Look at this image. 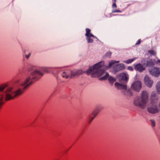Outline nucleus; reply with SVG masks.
I'll return each instance as SVG.
<instances>
[{
    "instance_id": "nucleus-1",
    "label": "nucleus",
    "mask_w": 160,
    "mask_h": 160,
    "mask_svg": "<svg viewBox=\"0 0 160 160\" xmlns=\"http://www.w3.org/2000/svg\"><path fill=\"white\" fill-rule=\"evenodd\" d=\"M50 69L49 68L43 67L40 69L41 71L36 66H32L28 69L30 72L24 81L18 80L16 81L14 86L9 87L5 91L4 90L8 86V84L4 83L0 85V109L3 103L4 98L7 101L12 99L20 95L24 89L43 76L42 72H49Z\"/></svg>"
},
{
    "instance_id": "nucleus-2",
    "label": "nucleus",
    "mask_w": 160,
    "mask_h": 160,
    "mask_svg": "<svg viewBox=\"0 0 160 160\" xmlns=\"http://www.w3.org/2000/svg\"><path fill=\"white\" fill-rule=\"evenodd\" d=\"M104 65L103 62H100L96 63L93 66L90 67L89 69L86 72L88 75L91 74L92 77H99L104 75L100 78L101 80H106L108 78V80L110 83L112 84L116 81L115 78L109 76L108 73H105V70L102 69V67Z\"/></svg>"
},
{
    "instance_id": "nucleus-3",
    "label": "nucleus",
    "mask_w": 160,
    "mask_h": 160,
    "mask_svg": "<svg viewBox=\"0 0 160 160\" xmlns=\"http://www.w3.org/2000/svg\"><path fill=\"white\" fill-rule=\"evenodd\" d=\"M148 99V94L145 91L142 92L140 97L137 96L134 99V104L139 107L144 108Z\"/></svg>"
},
{
    "instance_id": "nucleus-4",
    "label": "nucleus",
    "mask_w": 160,
    "mask_h": 160,
    "mask_svg": "<svg viewBox=\"0 0 160 160\" xmlns=\"http://www.w3.org/2000/svg\"><path fill=\"white\" fill-rule=\"evenodd\" d=\"M158 97L154 92L152 93L151 96V103L152 106L148 108V111L151 113H155L158 112V110L156 105L158 101Z\"/></svg>"
},
{
    "instance_id": "nucleus-5",
    "label": "nucleus",
    "mask_w": 160,
    "mask_h": 160,
    "mask_svg": "<svg viewBox=\"0 0 160 160\" xmlns=\"http://www.w3.org/2000/svg\"><path fill=\"white\" fill-rule=\"evenodd\" d=\"M115 86L117 89L122 90L124 94L127 96L132 95V92L131 89L129 88L127 89L126 85L116 82L115 83Z\"/></svg>"
},
{
    "instance_id": "nucleus-6",
    "label": "nucleus",
    "mask_w": 160,
    "mask_h": 160,
    "mask_svg": "<svg viewBox=\"0 0 160 160\" xmlns=\"http://www.w3.org/2000/svg\"><path fill=\"white\" fill-rule=\"evenodd\" d=\"M83 72L81 70H78L75 71H71L70 70H67L64 72L62 74V76L64 78L67 79L70 77V75L72 76H75L81 74Z\"/></svg>"
},
{
    "instance_id": "nucleus-7",
    "label": "nucleus",
    "mask_w": 160,
    "mask_h": 160,
    "mask_svg": "<svg viewBox=\"0 0 160 160\" xmlns=\"http://www.w3.org/2000/svg\"><path fill=\"white\" fill-rule=\"evenodd\" d=\"M141 87V83L140 81L134 82L131 85V88L137 92H139L140 90Z\"/></svg>"
},
{
    "instance_id": "nucleus-8",
    "label": "nucleus",
    "mask_w": 160,
    "mask_h": 160,
    "mask_svg": "<svg viewBox=\"0 0 160 160\" xmlns=\"http://www.w3.org/2000/svg\"><path fill=\"white\" fill-rule=\"evenodd\" d=\"M100 108L99 107L96 108L93 111L90 115L89 118V123H90L93 120L94 118L96 116L98 112L100 110Z\"/></svg>"
},
{
    "instance_id": "nucleus-9",
    "label": "nucleus",
    "mask_w": 160,
    "mask_h": 160,
    "mask_svg": "<svg viewBox=\"0 0 160 160\" xmlns=\"http://www.w3.org/2000/svg\"><path fill=\"white\" fill-rule=\"evenodd\" d=\"M149 70L150 74L155 77L158 76L160 74L159 70L156 67H153L151 69H149Z\"/></svg>"
},
{
    "instance_id": "nucleus-10",
    "label": "nucleus",
    "mask_w": 160,
    "mask_h": 160,
    "mask_svg": "<svg viewBox=\"0 0 160 160\" xmlns=\"http://www.w3.org/2000/svg\"><path fill=\"white\" fill-rule=\"evenodd\" d=\"M144 82L145 84L149 87H151L153 83V81L148 76H146L145 77Z\"/></svg>"
},
{
    "instance_id": "nucleus-11",
    "label": "nucleus",
    "mask_w": 160,
    "mask_h": 160,
    "mask_svg": "<svg viewBox=\"0 0 160 160\" xmlns=\"http://www.w3.org/2000/svg\"><path fill=\"white\" fill-rule=\"evenodd\" d=\"M118 80L120 81H127L128 78L127 75L124 73H120L118 76Z\"/></svg>"
},
{
    "instance_id": "nucleus-12",
    "label": "nucleus",
    "mask_w": 160,
    "mask_h": 160,
    "mask_svg": "<svg viewBox=\"0 0 160 160\" xmlns=\"http://www.w3.org/2000/svg\"><path fill=\"white\" fill-rule=\"evenodd\" d=\"M125 67L124 65L123 64H118L114 68V70L115 72H117L120 70L124 69Z\"/></svg>"
},
{
    "instance_id": "nucleus-13",
    "label": "nucleus",
    "mask_w": 160,
    "mask_h": 160,
    "mask_svg": "<svg viewBox=\"0 0 160 160\" xmlns=\"http://www.w3.org/2000/svg\"><path fill=\"white\" fill-rule=\"evenodd\" d=\"M134 68L136 70L140 72L144 70L145 69V68L140 63L135 65Z\"/></svg>"
},
{
    "instance_id": "nucleus-14",
    "label": "nucleus",
    "mask_w": 160,
    "mask_h": 160,
    "mask_svg": "<svg viewBox=\"0 0 160 160\" xmlns=\"http://www.w3.org/2000/svg\"><path fill=\"white\" fill-rule=\"evenodd\" d=\"M119 61H116L115 60H112L110 61L109 62L108 65V67H106V68H109L112 66H114L115 64L116 63H118Z\"/></svg>"
},
{
    "instance_id": "nucleus-15",
    "label": "nucleus",
    "mask_w": 160,
    "mask_h": 160,
    "mask_svg": "<svg viewBox=\"0 0 160 160\" xmlns=\"http://www.w3.org/2000/svg\"><path fill=\"white\" fill-rule=\"evenodd\" d=\"M86 33L85 34V36H91L92 37V38H95V37L94 36L93 34L90 33L91 30L88 28H86Z\"/></svg>"
},
{
    "instance_id": "nucleus-16",
    "label": "nucleus",
    "mask_w": 160,
    "mask_h": 160,
    "mask_svg": "<svg viewBox=\"0 0 160 160\" xmlns=\"http://www.w3.org/2000/svg\"><path fill=\"white\" fill-rule=\"evenodd\" d=\"M86 37L88 43H91L93 42V39L92 38V36L90 35L88 36H86Z\"/></svg>"
},
{
    "instance_id": "nucleus-17",
    "label": "nucleus",
    "mask_w": 160,
    "mask_h": 160,
    "mask_svg": "<svg viewBox=\"0 0 160 160\" xmlns=\"http://www.w3.org/2000/svg\"><path fill=\"white\" fill-rule=\"evenodd\" d=\"M156 88L158 93L160 94V82L157 83Z\"/></svg>"
},
{
    "instance_id": "nucleus-18",
    "label": "nucleus",
    "mask_w": 160,
    "mask_h": 160,
    "mask_svg": "<svg viewBox=\"0 0 160 160\" xmlns=\"http://www.w3.org/2000/svg\"><path fill=\"white\" fill-rule=\"evenodd\" d=\"M136 59V58H133L132 59H128L127 61H124V62L127 63V64H129L130 63H131L132 62H133Z\"/></svg>"
},
{
    "instance_id": "nucleus-19",
    "label": "nucleus",
    "mask_w": 160,
    "mask_h": 160,
    "mask_svg": "<svg viewBox=\"0 0 160 160\" xmlns=\"http://www.w3.org/2000/svg\"><path fill=\"white\" fill-rule=\"evenodd\" d=\"M154 65V63L152 62V60H151L147 63L146 66H153Z\"/></svg>"
},
{
    "instance_id": "nucleus-20",
    "label": "nucleus",
    "mask_w": 160,
    "mask_h": 160,
    "mask_svg": "<svg viewBox=\"0 0 160 160\" xmlns=\"http://www.w3.org/2000/svg\"><path fill=\"white\" fill-rule=\"evenodd\" d=\"M148 52L151 54L155 55L156 54V52L153 50H150L148 51Z\"/></svg>"
},
{
    "instance_id": "nucleus-21",
    "label": "nucleus",
    "mask_w": 160,
    "mask_h": 160,
    "mask_svg": "<svg viewBox=\"0 0 160 160\" xmlns=\"http://www.w3.org/2000/svg\"><path fill=\"white\" fill-rule=\"evenodd\" d=\"M152 125V127H154L155 125V122L153 120H150Z\"/></svg>"
},
{
    "instance_id": "nucleus-22",
    "label": "nucleus",
    "mask_w": 160,
    "mask_h": 160,
    "mask_svg": "<svg viewBox=\"0 0 160 160\" xmlns=\"http://www.w3.org/2000/svg\"><path fill=\"white\" fill-rule=\"evenodd\" d=\"M113 3L112 5V8H116L117 7V5L115 3V2H114V0L112 1Z\"/></svg>"
},
{
    "instance_id": "nucleus-23",
    "label": "nucleus",
    "mask_w": 160,
    "mask_h": 160,
    "mask_svg": "<svg viewBox=\"0 0 160 160\" xmlns=\"http://www.w3.org/2000/svg\"><path fill=\"white\" fill-rule=\"evenodd\" d=\"M111 55V52H108L106 54V56L107 57H110Z\"/></svg>"
},
{
    "instance_id": "nucleus-24",
    "label": "nucleus",
    "mask_w": 160,
    "mask_h": 160,
    "mask_svg": "<svg viewBox=\"0 0 160 160\" xmlns=\"http://www.w3.org/2000/svg\"><path fill=\"white\" fill-rule=\"evenodd\" d=\"M121 11L118 10H113L112 11V12L113 13H115V12H121Z\"/></svg>"
},
{
    "instance_id": "nucleus-25",
    "label": "nucleus",
    "mask_w": 160,
    "mask_h": 160,
    "mask_svg": "<svg viewBox=\"0 0 160 160\" xmlns=\"http://www.w3.org/2000/svg\"><path fill=\"white\" fill-rule=\"evenodd\" d=\"M128 69L130 71H132L133 70V68L132 67H128Z\"/></svg>"
},
{
    "instance_id": "nucleus-26",
    "label": "nucleus",
    "mask_w": 160,
    "mask_h": 160,
    "mask_svg": "<svg viewBox=\"0 0 160 160\" xmlns=\"http://www.w3.org/2000/svg\"><path fill=\"white\" fill-rule=\"evenodd\" d=\"M140 42H141V40L140 39H139L138 41H137V42L136 43V45L140 43Z\"/></svg>"
},
{
    "instance_id": "nucleus-27",
    "label": "nucleus",
    "mask_w": 160,
    "mask_h": 160,
    "mask_svg": "<svg viewBox=\"0 0 160 160\" xmlns=\"http://www.w3.org/2000/svg\"><path fill=\"white\" fill-rule=\"evenodd\" d=\"M30 53L29 54H28V55H26V58H28H28L29 57H30Z\"/></svg>"
},
{
    "instance_id": "nucleus-28",
    "label": "nucleus",
    "mask_w": 160,
    "mask_h": 160,
    "mask_svg": "<svg viewBox=\"0 0 160 160\" xmlns=\"http://www.w3.org/2000/svg\"><path fill=\"white\" fill-rule=\"evenodd\" d=\"M158 62H160V60H158Z\"/></svg>"
},
{
    "instance_id": "nucleus-29",
    "label": "nucleus",
    "mask_w": 160,
    "mask_h": 160,
    "mask_svg": "<svg viewBox=\"0 0 160 160\" xmlns=\"http://www.w3.org/2000/svg\"><path fill=\"white\" fill-rule=\"evenodd\" d=\"M116 0H114V2H116Z\"/></svg>"
}]
</instances>
